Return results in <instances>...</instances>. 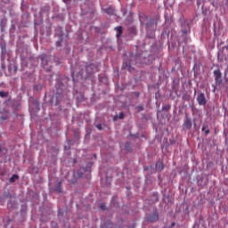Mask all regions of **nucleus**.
Segmentation results:
<instances>
[{
    "label": "nucleus",
    "instance_id": "20",
    "mask_svg": "<svg viewBox=\"0 0 228 228\" xmlns=\"http://www.w3.org/2000/svg\"><path fill=\"white\" fill-rule=\"evenodd\" d=\"M182 33L183 35H188V30L187 29H182Z\"/></svg>",
    "mask_w": 228,
    "mask_h": 228
},
{
    "label": "nucleus",
    "instance_id": "27",
    "mask_svg": "<svg viewBox=\"0 0 228 228\" xmlns=\"http://www.w3.org/2000/svg\"><path fill=\"white\" fill-rule=\"evenodd\" d=\"M213 87H214V92H215V85H213Z\"/></svg>",
    "mask_w": 228,
    "mask_h": 228
},
{
    "label": "nucleus",
    "instance_id": "6",
    "mask_svg": "<svg viewBox=\"0 0 228 228\" xmlns=\"http://www.w3.org/2000/svg\"><path fill=\"white\" fill-rule=\"evenodd\" d=\"M117 31L116 37L118 39L120 37H122V33H124L122 26L116 27L114 28Z\"/></svg>",
    "mask_w": 228,
    "mask_h": 228
},
{
    "label": "nucleus",
    "instance_id": "12",
    "mask_svg": "<svg viewBox=\"0 0 228 228\" xmlns=\"http://www.w3.org/2000/svg\"><path fill=\"white\" fill-rule=\"evenodd\" d=\"M125 69H126V70H128L129 72H131L133 70V68L131 67V62H126L125 63Z\"/></svg>",
    "mask_w": 228,
    "mask_h": 228
},
{
    "label": "nucleus",
    "instance_id": "24",
    "mask_svg": "<svg viewBox=\"0 0 228 228\" xmlns=\"http://www.w3.org/2000/svg\"><path fill=\"white\" fill-rule=\"evenodd\" d=\"M139 109L142 110H143V107H139Z\"/></svg>",
    "mask_w": 228,
    "mask_h": 228
},
{
    "label": "nucleus",
    "instance_id": "21",
    "mask_svg": "<svg viewBox=\"0 0 228 228\" xmlns=\"http://www.w3.org/2000/svg\"><path fill=\"white\" fill-rule=\"evenodd\" d=\"M96 127H97V129H99L100 131H101V129H102V126H101V125H97Z\"/></svg>",
    "mask_w": 228,
    "mask_h": 228
},
{
    "label": "nucleus",
    "instance_id": "19",
    "mask_svg": "<svg viewBox=\"0 0 228 228\" xmlns=\"http://www.w3.org/2000/svg\"><path fill=\"white\" fill-rule=\"evenodd\" d=\"M100 208L101 209L104 210L106 209V205L104 203H102Z\"/></svg>",
    "mask_w": 228,
    "mask_h": 228
},
{
    "label": "nucleus",
    "instance_id": "3",
    "mask_svg": "<svg viewBox=\"0 0 228 228\" xmlns=\"http://www.w3.org/2000/svg\"><path fill=\"white\" fill-rule=\"evenodd\" d=\"M192 126H193V123L191 122V119L190 118H188V116H186L185 120L183 124V129H187L188 131H190V129H191Z\"/></svg>",
    "mask_w": 228,
    "mask_h": 228
},
{
    "label": "nucleus",
    "instance_id": "5",
    "mask_svg": "<svg viewBox=\"0 0 228 228\" xmlns=\"http://www.w3.org/2000/svg\"><path fill=\"white\" fill-rule=\"evenodd\" d=\"M95 69V64H90L86 66V70L87 74H94V72H96Z\"/></svg>",
    "mask_w": 228,
    "mask_h": 228
},
{
    "label": "nucleus",
    "instance_id": "13",
    "mask_svg": "<svg viewBox=\"0 0 228 228\" xmlns=\"http://www.w3.org/2000/svg\"><path fill=\"white\" fill-rule=\"evenodd\" d=\"M19 179L18 175H12V177L9 179V183H15V180Z\"/></svg>",
    "mask_w": 228,
    "mask_h": 228
},
{
    "label": "nucleus",
    "instance_id": "26",
    "mask_svg": "<svg viewBox=\"0 0 228 228\" xmlns=\"http://www.w3.org/2000/svg\"><path fill=\"white\" fill-rule=\"evenodd\" d=\"M146 29H149V25L146 26Z\"/></svg>",
    "mask_w": 228,
    "mask_h": 228
},
{
    "label": "nucleus",
    "instance_id": "14",
    "mask_svg": "<svg viewBox=\"0 0 228 228\" xmlns=\"http://www.w3.org/2000/svg\"><path fill=\"white\" fill-rule=\"evenodd\" d=\"M170 104H166L162 107L163 111H170Z\"/></svg>",
    "mask_w": 228,
    "mask_h": 228
},
{
    "label": "nucleus",
    "instance_id": "11",
    "mask_svg": "<svg viewBox=\"0 0 228 228\" xmlns=\"http://www.w3.org/2000/svg\"><path fill=\"white\" fill-rule=\"evenodd\" d=\"M41 61H42V65H47V55L46 54L41 55Z\"/></svg>",
    "mask_w": 228,
    "mask_h": 228
},
{
    "label": "nucleus",
    "instance_id": "22",
    "mask_svg": "<svg viewBox=\"0 0 228 228\" xmlns=\"http://www.w3.org/2000/svg\"><path fill=\"white\" fill-rule=\"evenodd\" d=\"M135 60H136V63H138V60H140V56H136Z\"/></svg>",
    "mask_w": 228,
    "mask_h": 228
},
{
    "label": "nucleus",
    "instance_id": "7",
    "mask_svg": "<svg viewBox=\"0 0 228 228\" xmlns=\"http://www.w3.org/2000/svg\"><path fill=\"white\" fill-rule=\"evenodd\" d=\"M105 13L108 15H115V9L113 7H108L104 9Z\"/></svg>",
    "mask_w": 228,
    "mask_h": 228
},
{
    "label": "nucleus",
    "instance_id": "18",
    "mask_svg": "<svg viewBox=\"0 0 228 228\" xmlns=\"http://www.w3.org/2000/svg\"><path fill=\"white\" fill-rule=\"evenodd\" d=\"M118 118L122 120L124 118V112H120L118 115Z\"/></svg>",
    "mask_w": 228,
    "mask_h": 228
},
{
    "label": "nucleus",
    "instance_id": "25",
    "mask_svg": "<svg viewBox=\"0 0 228 228\" xmlns=\"http://www.w3.org/2000/svg\"><path fill=\"white\" fill-rule=\"evenodd\" d=\"M175 225V223H173V224H172V226L174 227Z\"/></svg>",
    "mask_w": 228,
    "mask_h": 228
},
{
    "label": "nucleus",
    "instance_id": "17",
    "mask_svg": "<svg viewBox=\"0 0 228 228\" xmlns=\"http://www.w3.org/2000/svg\"><path fill=\"white\" fill-rule=\"evenodd\" d=\"M195 118L193 119V127L194 129H200V126H197V122H195Z\"/></svg>",
    "mask_w": 228,
    "mask_h": 228
},
{
    "label": "nucleus",
    "instance_id": "9",
    "mask_svg": "<svg viewBox=\"0 0 228 228\" xmlns=\"http://www.w3.org/2000/svg\"><path fill=\"white\" fill-rule=\"evenodd\" d=\"M61 184H62L61 181L58 182L56 188H55V191H57V193H61V191H63L61 189Z\"/></svg>",
    "mask_w": 228,
    "mask_h": 228
},
{
    "label": "nucleus",
    "instance_id": "4",
    "mask_svg": "<svg viewBox=\"0 0 228 228\" xmlns=\"http://www.w3.org/2000/svg\"><path fill=\"white\" fill-rule=\"evenodd\" d=\"M159 219V216L158 215V212L155 211L149 216L148 222H158Z\"/></svg>",
    "mask_w": 228,
    "mask_h": 228
},
{
    "label": "nucleus",
    "instance_id": "2",
    "mask_svg": "<svg viewBox=\"0 0 228 228\" xmlns=\"http://www.w3.org/2000/svg\"><path fill=\"white\" fill-rule=\"evenodd\" d=\"M198 103L200 106H206L208 104V100H206V95L204 93H200L199 96L197 97Z\"/></svg>",
    "mask_w": 228,
    "mask_h": 228
},
{
    "label": "nucleus",
    "instance_id": "16",
    "mask_svg": "<svg viewBox=\"0 0 228 228\" xmlns=\"http://www.w3.org/2000/svg\"><path fill=\"white\" fill-rule=\"evenodd\" d=\"M63 42V39L60 38V40H58L56 42V47H61V43Z\"/></svg>",
    "mask_w": 228,
    "mask_h": 228
},
{
    "label": "nucleus",
    "instance_id": "10",
    "mask_svg": "<svg viewBox=\"0 0 228 228\" xmlns=\"http://www.w3.org/2000/svg\"><path fill=\"white\" fill-rule=\"evenodd\" d=\"M208 125L204 124L202 126L201 131H205V135L208 136V134H209V133H211V131L209 129H208Z\"/></svg>",
    "mask_w": 228,
    "mask_h": 228
},
{
    "label": "nucleus",
    "instance_id": "8",
    "mask_svg": "<svg viewBox=\"0 0 228 228\" xmlns=\"http://www.w3.org/2000/svg\"><path fill=\"white\" fill-rule=\"evenodd\" d=\"M156 168L159 170V172H161L163 170V168H165V165L163 164V162L159 161L156 164Z\"/></svg>",
    "mask_w": 228,
    "mask_h": 228
},
{
    "label": "nucleus",
    "instance_id": "1",
    "mask_svg": "<svg viewBox=\"0 0 228 228\" xmlns=\"http://www.w3.org/2000/svg\"><path fill=\"white\" fill-rule=\"evenodd\" d=\"M216 85H222V71L216 69L213 72Z\"/></svg>",
    "mask_w": 228,
    "mask_h": 228
},
{
    "label": "nucleus",
    "instance_id": "23",
    "mask_svg": "<svg viewBox=\"0 0 228 228\" xmlns=\"http://www.w3.org/2000/svg\"><path fill=\"white\" fill-rule=\"evenodd\" d=\"M64 3H69V0H63Z\"/></svg>",
    "mask_w": 228,
    "mask_h": 228
},
{
    "label": "nucleus",
    "instance_id": "15",
    "mask_svg": "<svg viewBox=\"0 0 228 228\" xmlns=\"http://www.w3.org/2000/svg\"><path fill=\"white\" fill-rule=\"evenodd\" d=\"M0 97L2 98L8 97V93L4 91H0Z\"/></svg>",
    "mask_w": 228,
    "mask_h": 228
}]
</instances>
